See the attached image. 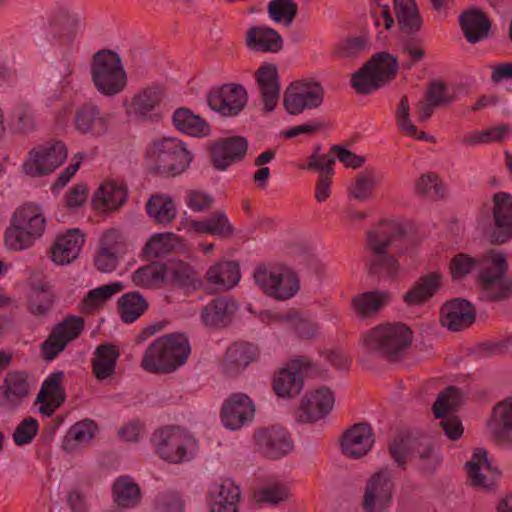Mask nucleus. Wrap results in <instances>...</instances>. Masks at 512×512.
<instances>
[{"instance_id": "nucleus-34", "label": "nucleus", "mask_w": 512, "mask_h": 512, "mask_svg": "<svg viewBox=\"0 0 512 512\" xmlns=\"http://www.w3.org/2000/svg\"><path fill=\"white\" fill-rule=\"evenodd\" d=\"M245 44L253 51L277 53L283 48V38L271 27L252 26L247 30Z\"/></svg>"}, {"instance_id": "nucleus-1", "label": "nucleus", "mask_w": 512, "mask_h": 512, "mask_svg": "<svg viewBox=\"0 0 512 512\" xmlns=\"http://www.w3.org/2000/svg\"><path fill=\"white\" fill-rule=\"evenodd\" d=\"M406 237L403 226L395 221H380L367 232L368 258L366 266L371 276H378L394 281L400 271L399 261L393 254L394 248L402 249L400 242Z\"/></svg>"}, {"instance_id": "nucleus-32", "label": "nucleus", "mask_w": 512, "mask_h": 512, "mask_svg": "<svg viewBox=\"0 0 512 512\" xmlns=\"http://www.w3.org/2000/svg\"><path fill=\"white\" fill-rule=\"evenodd\" d=\"M443 275L433 271L421 276L403 295V301L409 305H422L430 300L442 286Z\"/></svg>"}, {"instance_id": "nucleus-54", "label": "nucleus", "mask_w": 512, "mask_h": 512, "mask_svg": "<svg viewBox=\"0 0 512 512\" xmlns=\"http://www.w3.org/2000/svg\"><path fill=\"white\" fill-rule=\"evenodd\" d=\"M173 233L154 234L145 244L143 254L147 258H157L169 254L173 248V241L176 240Z\"/></svg>"}, {"instance_id": "nucleus-19", "label": "nucleus", "mask_w": 512, "mask_h": 512, "mask_svg": "<svg viewBox=\"0 0 512 512\" xmlns=\"http://www.w3.org/2000/svg\"><path fill=\"white\" fill-rule=\"evenodd\" d=\"M408 449L417 469L426 475H432L442 464L440 447L429 436L409 439Z\"/></svg>"}, {"instance_id": "nucleus-35", "label": "nucleus", "mask_w": 512, "mask_h": 512, "mask_svg": "<svg viewBox=\"0 0 512 512\" xmlns=\"http://www.w3.org/2000/svg\"><path fill=\"white\" fill-rule=\"evenodd\" d=\"M465 468L470 479V483L474 487H481L489 489L494 484V479H489L487 475L483 474L482 470H487L495 477L500 476L501 472L492 467L491 462L487 458V452L483 448L474 450L471 459L465 464Z\"/></svg>"}, {"instance_id": "nucleus-15", "label": "nucleus", "mask_w": 512, "mask_h": 512, "mask_svg": "<svg viewBox=\"0 0 512 512\" xmlns=\"http://www.w3.org/2000/svg\"><path fill=\"white\" fill-rule=\"evenodd\" d=\"M73 124L81 135L101 137L109 131L111 115L103 112L98 105L86 102L76 108Z\"/></svg>"}, {"instance_id": "nucleus-16", "label": "nucleus", "mask_w": 512, "mask_h": 512, "mask_svg": "<svg viewBox=\"0 0 512 512\" xmlns=\"http://www.w3.org/2000/svg\"><path fill=\"white\" fill-rule=\"evenodd\" d=\"M334 394L328 387H320L306 393L296 409V420L300 423H314L326 417L333 408Z\"/></svg>"}, {"instance_id": "nucleus-43", "label": "nucleus", "mask_w": 512, "mask_h": 512, "mask_svg": "<svg viewBox=\"0 0 512 512\" xmlns=\"http://www.w3.org/2000/svg\"><path fill=\"white\" fill-rule=\"evenodd\" d=\"M119 351L113 344L99 345L95 350V357L92 359V371L99 380L109 378L116 368V361Z\"/></svg>"}, {"instance_id": "nucleus-33", "label": "nucleus", "mask_w": 512, "mask_h": 512, "mask_svg": "<svg viewBox=\"0 0 512 512\" xmlns=\"http://www.w3.org/2000/svg\"><path fill=\"white\" fill-rule=\"evenodd\" d=\"M165 95V88L162 85L147 86L132 97L130 111L137 118L146 120L160 106Z\"/></svg>"}, {"instance_id": "nucleus-25", "label": "nucleus", "mask_w": 512, "mask_h": 512, "mask_svg": "<svg viewBox=\"0 0 512 512\" xmlns=\"http://www.w3.org/2000/svg\"><path fill=\"white\" fill-rule=\"evenodd\" d=\"M475 317L476 310L469 301L455 298L442 306L440 322L451 331H460L470 327Z\"/></svg>"}, {"instance_id": "nucleus-48", "label": "nucleus", "mask_w": 512, "mask_h": 512, "mask_svg": "<svg viewBox=\"0 0 512 512\" xmlns=\"http://www.w3.org/2000/svg\"><path fill=\"white\" fill-rule=\"evenodd\" d=\"M377 186L376 174L373 169H366L356 175L354 181L348 187V195L358 201H366L373 195Z\"/></svg>"}, {"instance_id": "nucleus-22", "label": "nucleus", "mask_w": 512, "mask_h": 512, "mask_svg": "<svg viewBox=\"0 0 512 512\" xmlns=\"http://www.w3.org/2000/svg\"><path fill=\"white\" fill-rule=\"evenodd\" d=\"M259 348L248 342H236L230 345L221 361V369L225 376L234 378L241 374L252 362L258 360Z\"/></svg>"}, {"instance_id": "nucleus-18", "label": "nucleus", "mask_w": 512, "mask_h": 512, "mask_svg": "<svg viewBox=\"0 0 512 512\" xmlns=\"http://www.w3.org/2000/svg\"><path fill=\"white\" fill-rule=\"evenodd\" d=\"M248 141L243 136L221 138L209 146L210 159L216 170L224 171L244 159Z\"/></svg>"}, {"instance_id": "nucleus-7", "label": "nucleus", "mask_w": 512, "mask_h": 512, "mask_svg": "<svg viewBox=\"0 0 512 512\" xmlns=\"http://www.w3.org/2000/svg\"><path fill=\"white\" fill-rule=\"evenodd\" d=\"M507 269L504 253L491 250L479 257L478 281L489 300L501 301L512 295V279L506 277Z\"/></svg>"}, {"instance_id": "nucleus-21", "label": "nucleus", "mask_w": 512, "mask_h": 512, "mask_svg": "<svg viewBox=\"0 0 512 512\" xmlns=\"http://www.w3.org/2000/svg\"><path fill=\"white\" fill-rule=\"evenodd\" d=\"M494 224L489 233V241L501 245L512 238V195L498 192L493 196Z\"/></svg>"}, {"instance_id": "nucleus-57", "label": "nucleus", "mask_w": 512, "mask_h": 512, "mask_svg": "<svg viewBox=\"0 0 512 512\" xmlns=\"http://www.w3.org/2000/svg\"><path fill=\"white\" fill-rule=\"evenodd\" d=\"M267 12L275 22L284 21L286 25H290L297 15L298 5L292 0H271Z\"/></svg>"}, {"instance_id": "nucleus-46", "label": "nucleus", "mask_w": 512, "mask_h": 512, "mask_svg": "<svg viewBox=\"0 0 512 512\" xmlns=\"http://www.w3.org/2000/svg\"><path fill=\"white\" fill-rule=\"evenodd\" d=\"M118 310L124 323H133L148 309L149 304L142 294L133 291L123 294L118 299Z\"/></svg>"}, {"instance_id": "nucleus-49", "label": "nucleus", "mask_w": 512, "mask_h": 512, "mask_svg": "<svg viewBox=\"0 0 512 512\" xmlns=\"http://www.w3.org/2000/svg\"><path fill=\"white\" fill-rule=\"evenodd\" d=\"M282 320L300 339L310 340L315 338L317 325L309 318L303 316L299 311H288L282 315Z\"/></svg>"}, {"instance_id": "nucleus-24", "label": "nucleus", "mask_w": 512, "mask_h": 512, "mask_svg": "<svg viewBox=\"0 0 512 512\" xmlns=\"http://www.w3.org/2000/svg\"><path fill=\"white\" fill-rule=\"evenodd\" d=\"M487 429L500 446L512 445V396L498 402L492 409Z\"/></svg>"}, {"instance_id": "nucleus-26", "label": "nucleus", "mask_w": 512, "mask_h": 512, "mask_svg": "<svg viewBox=\"0 0 512 512\" xmlns=\"http://www.w3.org/2000/svg\"><path fill=\"white\" fill-rule=\"evenodd\" d=\"M255 80L260 91L263 111L265 113L275 110L280 95V83L277 66L266 63L255 72Z\"/></svg>"}, {"instance_id": "nucleus-28", "label": "nucleus", "mask_w": 512, "mask_h": 512, "mask_svg": "<svg viewBox=\"0 0 512 512\" xmlns=\"http://www.w3.org/2000/svg\"><path fill=\"white\" fill-rule=\"evenodd\" d=\"M238 308V303L233 298L216 297L202 309L201 319L208 327L225 328L232 323Z\"/></svg>"}, {"instance_id": "nucleus-27", "label": "nucleus", "mask_w": 512, "mask_h": 512, "mask_svg": "<svg viewBox=\"0 0 512 512\" xmlns=\"http://www.w3.org/2000/svg\"><path fill=\"white\" fill-rule=\"evenodd\" d=\"M78 28V17L61 9L52 13L48 18L46 35L49 40L57 41L62 45H71L76 38Z\"/></svg>"}, {"instance_id": "nucleus-50", "label": "nucleus", "mask_w": 512, "mask_h": 512, "mask_svg": "<svg viewBox=\"0 0 512 512\" xmlns=\"http://www.w3.org/2000/svg\"><path fill=\"white\" fill-rule=\"evenodd\" d=\"M460 403V389L454 386H449L438 394L435 402L433 403L432 410L436 418H444L449 413L456 412Z\"/></svg>"}, {"instance_id": "nucleus-55", "label": "nucleus", "mask_w": 512, "mask_h": 512, "mask_svg": "<svg viewBox=\"0 0 512 512\" xmlns=\"http://www.w3.org/2000/svg\"><path fill=\"white\" fill-rule=\"evenodd\" d=\"M63 376L64 374L62 371L51 373L42 384L38 393V401L49 398L56 400L58 404H64L66 400V392L64 387L61 385Z\"/></svg>"}, {"instance_id": "nucleus-31", "label": "nucleus", "mask_w": 512, "mask_h": 512, "mask_svg": "<svg viewBox=\"0 0 512 512\" xmlns=\"http://www.w3.org/2000/svg\"><path fill=\"white\" fill-rule=\"evenodd\" d=\"M84 236L78 229H71L66 234L58 236L51 247V259L57 265H67L73 262L80 253Z\"/></svg>"}, {"instance_id": "nucleus-11", "label": "nucleus", "mask_w": 512, "mask_h": 512, "mask_svg": "<svg viewBox=\"0 0 512 512\" xmlns=\"http://www.w3.org/2000/svg\"><path fill=\"white\" fill-rule=\"evenodd\" d=\"M394 483L391 470L387 467L374 472L366 481L362 506L365 512L385 510L392 501Z\"/></svg>"}, {"instance_id": "nucleus-47", "label": "nucleus", "mask_w": 512, "mask_h": 512, "mask_svg": "<svg viewBox=\"0 0 512 512\" xmlns=\"http://www.w3.org/2000/svg\"><path fill=\"white\" fill-rule=\"evenodd\" d=\"M368 62L372 63L370 69L374 72L377 80L382 83L383 87L396 77L399 63L392 54L381 51L372 55Z\"/></svg>"}, {"instance_id": "nucleus-40", "label": "nucleus", "mask_w": 512, "mask_h": 512, "mask_svg": "<svg viewBox=\"0 0 512 512\" xmlns=\"http://www.w3.org/2000/svg\"><path fill=\"white\" fill-rule=\"evenodd\" d=\"M172 121L178 131L190 136L204 137L210 133L209 124L186 107L176 109Z\"/></svg>"}, {"instance_id": "nucleus-59", "label": "nucleus", "mask_w": 512, "mask_h": 512, "mask_svg": "<svg viewBox=\"0 0 512 512\" xmlns=\"http://www.w3.org/2000/svg\"><path fill=\"white\" fill-rule=\"evenodd\" d=\"M84 319L80 316L69 315L65 317L53 330L67 343L78 338L84 329Z\"/></svg>"}, {"instance_id": "nucleus-52", "label": "nucleus", "mask_w": 512, "mask_h": 512, "mask_svg": "<svg viewBox=\"0 0 512 512\" xmlns=\"http://www.w3.org/2000/svg\"><path fill=\"white\" fill-rule=\"evenodd\" d=\"M372 63L368 61L356 71L351 78V85L358 94L367 95L383 87L370 69Z\"/></svg>"}, {"instance_id": "nucleus-44", "label": "nucleus", "mask_w": 512, "mask_h": 512, "mask_svg": "<svg viewBox=\"0 0 512 512\" xmlns=\"http://www.w3.org/2000/svg\"><path fill=\"white\" fill-rule=\"evenodd\" d=\"M147 214L159 224L168 225L176 217V206L169 195L154 194L146 202Z\"/></svg>"}, {"instance_id": "nucleus-4", "label": "nucleus", "mask_w": 512, "mask_h": 512, "mask_svg": "<svg viewBox=\"0 0 512 512\" xmlns=\"http://www.w3.org/2000/svg\"><path fill=\"white\" fill-rule=\"evenodd\" d=\"M412 330L403 323L379 325L363 337V347L388 362H398L411 346Z\"/></svg>"}, {"instance_id": "nucleus-36", "label": "nucleus", "mask_w": 512, "mask_h": 512, "mask_svg": "<svg viewBox=\"0 0 512 512\" xmlns=\"http://www.w3.org/2000/svg\"><path fill=\"white\" fill-rule=\"evenodd\" d=\"M205 279L216 290H229L240 280L239 265L235 261L218 262L208 268Z\"/></svg>"}, {"instance_id": "nucleus-17", "label": "nucleus", "mask_w": 512, "mask_h": 512, "mask_svg": "<svg viewBox=\"0 0 512 512\" xmlns=\"http://www.w3.org/2000/svg\"><path fill=\"white\" fill-rule=\"evenodd\" d=\"M30 375L24 370L9 371L0 385V407L14 411L30 395Z\"/></svg>"}, {"instance_id": "nucleus-13", "label": "nucleus", "mask_w": 512, "mask_h": 512, "mask_svg": "<svg viewBox=\"0 0 512 512\" xmlns=\"http://www.w3.org/2000/svg\"><path fill=\"white\" fill-rule=\"evenodd\" d=\"M67 158V148L62 141L41 146L30 151V159L24 163V171L31 177H41L52 173Z\"/></svg>"}, {"instance_id": "nucleus-37", "label": "nucleus", "mask_w": 512, "mask_h": 512, "mask_svg": "<svg viewBox=\"0 0 512 512\" xmlns=\"http://www.w3.org/2000/svg\"><path fill=\"white\" fill-rule=\"evenodd\" d=\"M459 24L469 43H477L485 38L491 28L487 15L478 9L464 11L459 17Z\"/></svg>"}, {"instance_id": "nucleus-56", "label": "nucleus", "mask_w": 512, "mask_h": 512, "mask_svg": "<svg viewBox=\"0 0 512 512\" xmlns=\"http://www.w3.org/2000/svg\"><path fill=\"white\" fill-rule=\"evenodd\" d=\"M166 270L165 264L153 262L137 269L132 275V281L137 286L151 287L159 280L165 281Z\"/></svg>"}, {"instance_id": "nucleus-62", "label": "nucleus", "mask_w": 512, "mask_h": 512, "mask_svg": "<svg viewBox=\"0 0 512 512\" xmlns=\"http://www.w3.org/2000/svg\"><path fill=\"white\" fill-rule=\"evenodd\" d=\"M39 430V423L35 418L27 417L23 419L15 428L13 440L16 445L22 446L33 441Z\"/></svg>"}, {"instance_id": "nucleus-14", "label": "nucleus", "mask_w": 512, "mask_h": 512, "mask_svg": "<svg viewBox=\"0 0 512 512\" xmlns=\"http://www.w3.org/2000/svg\"><path fill=\"white\" fill-rule=\"evenodd\" d=\"M253 439L256 451L269 459L282 458L293 450L291 437L282 427L259 428Z\"/></svg>"}, {"instance_id": "nucleus-61", "label": "nucleus", "mask_w": 512, "mask_h": 512, "mask_svg": "<svg viewBox=\"0 0 512 512\" xmlns=\"http://www.w3.org/2000/svg\"><path fill=\"white\" fill-rule=\"evenodd\" d=\"M368 49L369 39L367 36L350 37L338 44L337 55L340 58H355Z\"/></svg>"}, {"instance_id": "nucleus-60", "label": "nucleus", "mask_w": 512, "mask_h": 512, "mask_svg": "<svg viewBox=\"0 0 512 512\" xmlns=\"http://www.w3.org/2000/svg\"><path fill=\"white\" fill-rule=\"evenodd\" d=\"M479 258L470 257L467 254L455 255L449 264V271L454 280H461L473 270H478Z\"/></svg>"}, {"instance_id": "nucleus-9", "label": "nucleus", "mask_w": 512, "mask_h": 512, "mask_svg": "<svg viewBox=\"0 0 512 512\" xmlns=\"http://www.w3.org/2000/svg\"><path fill=\"white\" fill-rule=\"evenodd\" d=\"M191 442V436L175 426L160 428L152 436V443L160 458L175 464L191 459L188 451Z\"/></svg>"}, {"instance_id": "nucleus-38", "label": "nucleus", "mask_w": 512, "mask_h": 512, "mask_svg": "<svg viewBox=\"0 0 512 512\" xmlns=\"http://www.w3.org/2000/svg\"><path fill=\"white\" fill-rule=\"evenodd\" d=\"M391 294L384 290L368 291L352 297L351 307L360 318L378 313L389 303Z\"/></svg>"}, {"instance_id": "nucleus-39", "label": "nucleus", "mask_w": 512, "mask_h": 512, "mask_svg": "<svg viewBox=\"0 0 512 512\" xmlns=\"http://www.w3.org/2000/svg\"><path fill=\"white\" fill-rule=\"evenodd\" d=\"M274 393L285 399L297 397L304 387L303 375H298L287 366L278 370L271 382Z\"/></svg>"}, {"instance_id": "nucleus-20", "label": "nucleus", "mask_w": 512, "mask_h": 512, "mask_svg": "<svg viewBox=\"0 0 512 512\" xmlns=\"http://www.w3.org/2000/svg\"><path fill=\"white\" fill-rule=\"evenodd\" d=\"M255 416V405L250 397L238 392L230 395L221 407L223 425L230 430H238Z\"/></svg>"}, {"instance_id": "nucleus-53", "label": "nucleus", "mask_w": 512, "mask_h": 512, "mask_svg": "<svg viewBox=\"0 0 512 512\" xmlns=\"http://www.w3.org/2000/svg\"><path fill=\"white\" fill-rule=\"evenodd\" d=\"M123 289L124 285L121 282H113L90 290L81 302L83 310L87 312L92 311L102 302Z\"/></svg>"}, {"instance_id": "nucleus-2", "label": "nucleus", "mask_w": 512, "mask_h": 512, "mask_svg": "<svg viewBox=\"0 0 512 512\" xmlns=\"http://www.w3.org/2000/svg\"><path fill=\"white\" fill-rule=\"evenodd\" d=\"M191 352L187 337L181 333L163 335L146 349L141 367L150 373L168 374L185 364Z\"/></svg>"}, {"instance_id": "nucleus-63", "label": "nucleus", "mask_w": 512, "mask_h": 512, "mask_svg": "<svg viewBox=\"0 0 512 512\" xmlns=\"http://www.w3.org/2000/svg\"><path fill=\"white\" fill-rule=\"evenodd\" d=\"M100 246L115 252L116 255L127 251L128 241L124 233L118 229H109L101 237Z\"/></svg>"}, {"instance_id": "nucleus-6", "label": "nucleus", "mask_w": 512, "mask_h": 512, "mask_svg": "<svg viewBox=\"0 0 512 512\" xmlns=\"http://www.w3.org/2000/svg\"><path fill=\"white\" fill-rule=\"evenodd\" d=\"M91 80L105 97L120 94L127 86V74L120 55L110 49L97 51L91 59Z\"/></svg>"}, {"instance_id": "nucleus-64", "label": "nucleus", "mask_w": 512, "mask_h": 512, "mask_svg": "<svg viewBox=\"0 0 512 512\" xmlns=\"http://www.w3.org/2000/svg\"><path fill=\"white\" fill-rule=\"evenodd\" d=\"M425 98L438 107L448 105L455 101V94L448 93V87L444 82L433 81L425 92Z\"/></svg>"}, {"instance_id": "nucleus-45", "label": "nucleus", "mask_w": 512, "mask_h": 512, "mask_svg": "<svg viewBox=\"0 0 512 512\" xmlns=\"http://www.w3.org/2000/svg\"><path fill=\"white\" fill-rule=\"evenodd\" d=\"M394 10L401 30L412 34L422 27V18L414 0H394Z\"/></svg>"}, {"instance_id": "nucleus-23", "label": "nucleus", "mask_w": 512, "mask_h": 512, "mask_svg": "<svg viewBox=\"0 0 512 512\" xmlns=\"http://www.w3.org/2000/svg\"><path fill=\"white\" fill-rule=\"evenodd\" d=\"M374 442L372 427L366 422H361L352 425L343 433L341 449L348 458L360 459L368 454Z\"/></svg>"}, {"instance_id": "nucleus-30", "label": "nucleus", "mask_w": 512, "mask_h": 512, "mask_svg": "<svg viewBox=\"0 0 512 512\" xmlns=\"http://www.w3.org/2000/svg\"><path fill=\"white\" fill-rule=\"evenodd\" d=\"M166 265L165 281L172 287L187 293L201 289L203 285L200 274L195 268L182 260L171 261Z\"/></svg>"}, {"instance_id": "nucleus-51", "label": "nucleus", "mask_w": 512, "mask_h": 512, "mask_svg": "<svg viewBox=\"0 0 512 512\" xmlns=\"http://www.w3.org/2000/svg\"><path fill=\"white\" fill-rule=\"evenodd\" d=\"M415 193L432 201L441 200L445 196V190L438 174L428 172L420 176L415 183Z\"/></svg>"}, {"instance_id": "nucleus-29", "label": "nucleus", "mask_w": 512, "mask_h": 512, "mask_svg": "<svg viewBox=\"0 0 512 512\" xmlns=\"http://www.w3.org/2000/svg\"><path fill=\"white\" fill-rule=\"evenodd\" d=\"M210 512H238L241 490L231 479L214 483L208 491Z\"/></svg>"}, {"instance_id": "nucleus-3", "label": "nucleus", "mask_w": 512, "mask_h": 512, "mask_svg": "<svg viewBox=\"0 0 512 512\" xmlns=\"http://www.w3.org/2000/svg\"><path fill=\"white\" fill-rule=\"evenodd\" d=\"M145 161L153 175L175 177L184 172L192 161L191 153L176 138L154 140L147 147Z\"/></svg>"}, {"instance_id": "nucleus-12", "label": "nucleus", "mask_w": 512, "mask_h": 512, "mask_svg": "<svg viewBox=\"0 0 512 512\" xmlns=\"http://www.w3.org/2000/svg\"><path fill=\"white\" fill-rule=\"evenodd\" d=\"M247 99L246 89L234 83L213 87L207 95L209 107L226 117L238 115L246 106Z\"/></svg>"}, {"instance_id": "nucleus-58", "label": "nucleus", "mask_w": 512, "mask_h": 512, "mask_svg": "<svg viewBox=\"0 0 512 512\" xmlns=\"http://www.w3.org/2000/svg\"><path fill=\"white\" fill-rule=\"evenodd\" d=\"M15 131L28 134L35 130V117L31 106L25 102L17 103L12 110Z\"/></svg>"}, {"instance_id": "nucleus-10", "label": "nucleus", "mask_w": 512, "mask_h": 512, "mask_svg": "<svg viewBox=\"0 0 512 512\" xmlns=\"http://www.w3.org/2000/svg\"><path fill=\"white\" fill-rule=\"evenodd\" d=\"M324 95V89L319 82L295 81L284 92L283 106L288 114L299 115L304 110L320 107Z\"/></svg>"}, {"instance_id": "nucleus-41", "label": "nucleus", "mask_w": 512, "mask_h": 512, "mask_svg": "<svg viewBox=\"0 0 512 512\" xmlns=\"http://www.w3.org/2000/svg\"><path fill=\"white\" fill-rule=\"evenodd\" d=\"M127 199L126 189L114 182L102 184L92 198L94 209L99 211L114 210L122 206Z\"/></svg>"}, {"instance_id": "nucleus-8", "label": "nucleus", "mask_w": 512, "mask_h": 512, "mask_svg": "<svg viewBox=\"0 0 512 512\" xmlns=\"http://www.w3.org/2000/svg\"><path fill=\"white\" fill-rule=\"evenodd\" d=\"M256 284L270 297L284 301L299 290V278L294 271L282 267L261 265L254 271Z\"/></svg>"}, {"instance_id": "nucleus-5", "label": "nucleus", "mask_w": 512, "mask_h": 512, "mask_svg": "<svg viewBox=\"0 0 512 512\" xmlns=\"http://www.w3.org/2000/svg\"><path fill=\"white\" fill-rule=\"evenodd\" d=\"M45 228L46 218L41 207L35 203H25L12 215L5 232V244L13 251L28 249L42 237Z\"/></svg>"}, {"instance_id": "nucleus-42", "label": "nucleus", "mask_w": 512, "mask_h": 512, "mask_svg": "<svg viewBox=\"0 0 512 512\" xmlns=\"http://www.w3.org/2000/svg\"><path fill=\"white\" fill-rule=\"evenodd\" d=\"M112 496L121 508H135L142 499L140 486L128 475L120 476L114 481Z\"/></svg>"}]
</instances>
